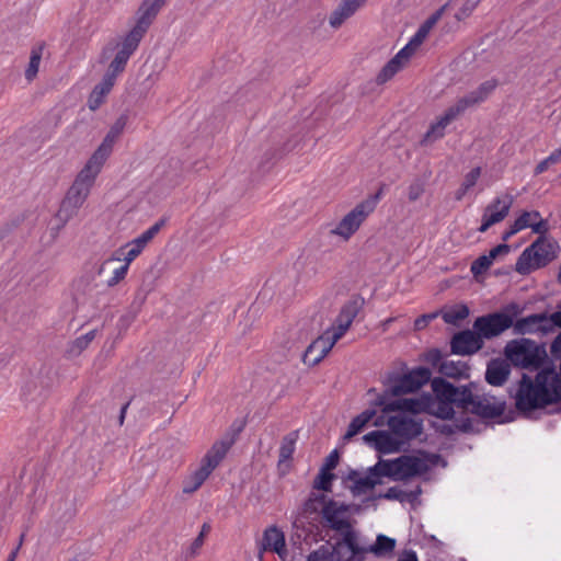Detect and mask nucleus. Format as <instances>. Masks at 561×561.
Segmentation results:
<instances>
[{
    "label": "nucleus",
    "instance_id": "1",
    "mask_svg": "<svg viewBox=\"0 0 561 561\" xmlns=\"http://www.w3.org/2000/svg\"><path fill=\"white\" fill-rule=\"evenodd\" d=\"M431 386L435 400L431 403L430 411L442 420H451L455 408L484 420L499 417L505 411L504 401L483 392L474 382L455 386L442 377H436L432 379Z\"/></svg>",
    "mask_w": 561,
    "mask_h": 561
},
{
    "label": "nucleus",
    "instance_id": "2",
    "mask_svg": "<svg viewBox=\"0 0 561 561\" xmlns=\"http://www.w3.org/2000/svg\"><path fill=\"white\" fill-rule=\"evenodd\" d=\"M550 353L553 360L560 362L559 373L554 367H547L535 380L523 374L515 394L518 411L531 412L561 401V332L551 343Z\"/></svg>",
    "mask_w": 561,
    "mask_h": 561
},
{
    "label": "nucleus",
    "instance_id": "3",
    "mask_svg": "<svg viewBox=\"0 0 561 561\" xmlns=\"http://www.w3.org/2000/svg\"><path fill=\"white\" fill-rule=\"evenodd\" d=\"M101 170V168L88 161L83 169L78 173L72 185L64 197L56 215L62 226L78 214L79 209L87 201Z\"/></svg>",
    "mask_w": 561,
    "mask_h": 561
},
{
    "label": "nucleus",
    "instance_id": "4",
    "mask_svg": "<svg viewBox=\"0 0 561 561\" xmlns=\"http://www.w3.org/2000/svg\"><path fill=\"white\" fill-rule=\"evenodd\" d=\"M167 0H144L137 11L135 26L116 43L115 48L133 55Z\"/></svg>",
    "mask_w": 561,
    "mask_h": 561
},
{
    "label": "nucleus",
    "instance_id": "5",
    "mask_svg": "<svg viewBox=\"0 0 561 561\" xmlns=\"http://www.w3.org/2000/svg\"><path fill=\"white\" fill-rule=\"evenodd\" d=\"M557 243L546 237H539L518 256L515 271L522 275L546 266L557 256Z\"/></svg>",
    "mask_w": 561,
    "mask_h": 561
},
{
    "label": "nucleus",
    "instance_id": "6",
    "mask_svg": "<svg viewBox=\"0 0 561 561\" xmlns=\"http://www.w3.org/2000/svg\"><path fill=\"white\" fill-rule=\"evenodd\" d=\"M522 312L518 304L512 302L500 312L478 317L473 322V330L479 332L482 339H493L512 328L513 320Z\"/></svg>",
    "mask_w": 561,
    "mask_h": 561
},
{
    "label": "nucleus",
    "instance_id": "7",
    "mask_svg": "<svg viewBox=\"0 0 561 561\" xmlns=\"http://www.w3.org/2000/svg\"><path fill=\"white\" fill-rule=\"evenodd\" d=\"M337 545L345 546L351 551L347 561H365L367 553L381 558L392 552L396 547V540L380 534L377 536L375 543L365 545L360 541L358 533H348L344 539L337 541Z\"/></svg>",
    "mask_w": 561,
    "mask_h": 561
},
{
    "label": "nucleus",
    "instance_id": "8",
    "mask_svg": "<svg viewBox=\"0 0 561 561\" xmlns=\"http://www.w3.org/2000/svg\"><path fill=\"white\" fill-rule=\"evenodd\" d=\"M130 55L118 49L102 80L93 88L88 99V107L96 111L104 102L108 93L112 91L117 77L124 72Z\"/></svg>",
    "mask_w": 561,
    "mask_h": 561
},
{
    "label": "nucleus",
    "instance_id": "9",
    "mask_svg": "<svg viewBox=\"0 0 561 561\" xmlns=\"http://www.w3.org/2000/svg\"><path fill=\"white\" fill-rule=\"evenodd\" d=\"M507 357L515 365L523 368H539L547 357V352L543 345H538L536 342L523 339L519 342H513L505 348Z\"/></svg>",
    "mask_w": 561,
    "mask_h": 561
},
{
    "label": "nucleus",
    "instance_id": "10",
    "mask_svg": "<svg viewBox=\"0 0 561 561\" xmlns=\"http://www.w3.org/2000/svg\"><path fill=\"white\" fill-rule=\"evenodd\" d=\"M431 379V370L425 367H419L408 374H390L388 376V388L383 392L388 396L399 397L419 390Z\"/></svg>",
    "mask_w": 561,
    "mask_h": 561
},
{
    "label": "nucleus",
    "instance_id": "11",
    "mask_svg": "<svg viewBox=\"0 0 561 561\" xmlns=\"http://www.w3.org/2000/svg\"><path fill=\"white\" fill-rule=\"evenodd\" d=\"M348 511L350 505L332 499L328 500L321 508L324 525L332 530L339 531L342 535V539H344L345 535L348 533H357L350 519L345 516Z\"/></svg>",
    "mask_w": 561,
    "mask_h": 561
},
{
    "label": "nucleus",
    "instance_id": "12",
    "mask_svg": "<svg viewBox=\"0 0 561 561\" xmlns=\"http://www.w3.org/2000/svg\"><path fill=\"white\" fill-rule=\"evenodd\" d=\"M373 211L374 205L371 202H360L341 219L336 227L331 230V234L348 240Z\"/></svg>",
    "mask_w": 561,
    "mask_h": 561
},
{
    "label": "nucleus",
    "instance_id": "13",
    "mask_svg": "<svg viewBox=\"0 0 561 561\" xmlns=\"http://www.w3.org/2000/svg\"><path fill=\"white\" fill-rule=\"evenodd\" d=\"M342 480L345 488L350 490L354 497L366 495L371 492L376 485L381 484L378 474L374 471V466L367 468L365 471L350 469Z\"/></svg>",
    "mask_w": 561,
    "mask_h": 561
},
{
    "label": "nucleus",
    "instance_id": "14",
    "mask_svg": "<svg viewBox=\"0 0 561 561\" xmlns=\"http://www.w3.org/2000/svg\"><path fill=\"white\" fill-rule=\"evenodd\" d=\"M127 122L128 116L126 114H122L115 121V123L111 126L110 130L104 137L103 141L101 142V145L88 160L89 162L102 169L103 164L105 163V161L107 160L113 150L114 144L124 131Z\"/></svg>",
    "mask_w": 561,
    "mask_h": 561
},
{
    "label": "nucleus",
    "instance_id": "15",
    "mask_svg": "<svg viewBox=\"0 0 561 561\" xmlns=\"http://www.w3.org/2000/svg\"><path fill=\"white\" fill-rule=\"evenodd\" d=\"M388 426L392 434L397 436L402 444L420 436L423 432V424L412 417L404 415L390 416Z\"/></svg>",
    "mask_w": 561,
    "mask_h": 561
},
{
    "label": "nucleus",
    "instance_id": "16",
    "mask_svg": "<svg viewBox=\"0 0 561 561\" xmlns=\"http://www.w3.org/2000/svg\"><path fill=\"white\" fill-rule=\"evenodd\" d=\"M483 347V339L480 333L471 330H463L456 333L450 341L453 354L471 355Z\"/></svg>",
    "mask_w": 561,
    "mask_h": 561
},
{
    "label": "nucleus",
    "instance_id": "17",
    "mask_svg": "<svg viewBox=\"0 0 561 561\" xmlns=\"http://www.w3.org/2000/svg\"><path fill=\"white\" fill-rule=\"evenodd\" d=\"M167 218L159 219L154 225H152L149 229L144 231L139 237L128 242L124 248L121 249L127 250L124 254V261L127 263H131L146 248V245L159 233V231L165 226Z\"/></svg>",
    "mask_w": 561,
    "mask_h": 561
},
{
    "label": "nucleus",
    "instance_id": "18",
    "mask_svg": "<svg viewBox=\"0 0 561 561\" xmlns=\"http://www.w3.org/2000/svg\"><path fill=\"white\" fill-rule=\"evenodd\" d=\"M497 84L499 81L496 79L486 80L482 82L476 90L458 99L453 106L456 108V112L462 114L467 108L484 102L493 93Z\"/></svg>",
    "mask_w": 561,
    "mask_h": 561
},
{
    "label": "nucleus",
    "instance_id": "19",
    "mask_svg": "<svg viewBox=\"0 0 561 561\" xmlns=\"http://www.w3.org/2000/svg\"><path fill=\"white\" fill-rule=\"evenodd\" d=\"M388 392L378 394L374 401V405L382 408V412L407 411L419 413L424 409V403L421 400L404 398L389 401Z\"/></svg>",
    "mask_w": 561,
    "mask_h": 561
},
{
    "label": "nucleus",
    "instance_id": "20",
    "mask_svg": "<svg viewBox=\"0 0 561 561\" xmlns=\"http://www.w3.org/2000/svg\"><path fill=\"white\" fill-rule=\"evenodd\" d=\"M547 314L535 313L522 319L513 320V332L516 335H525L536 332L547 333Z\"/></svg>",
    "mask_w": 561,
    "mask_h": 561
},
{
    "label": "nucleus",
    "instance_id": "21",
    "mask_svg": "<svg viewBox=\"0 0 561 561\" xmlns=\"http://www.w3.org/2000/svg\"><path fill=\"white\" fill-rule=\"evenodd\" d=\"M267 550L277 553L280 558L286 554L285 535L276 526H270L264 530L259 557L262 558L263 552Z\"/></svg>",
    "mask_w": 561,
    "mask_h": 561
},
{
    "label": "nucleus",
    "instance_id": "22",
    "mask_svg": "<svg viewBox=\"0 0 561 561\" xmlns=\"http://www.w3.org/2000/svg\"><path fill=\"white\" fill-rule=\"evenodd\" d=\"M364 439L374 443L375 448L382 454L397 453L401 449L402 440L386 431H373L364 436Z\"/></svg>",
    "mask_w": 561,
    "mask_h": 561
},
{
    "label": "nucleus",
    "instance_id": "23",
    "mask_svg": "<svg viewBox=\"0 0 561 561\" xmlns=\"http://www.w3.org/2000/svg\"><path fill=\"white\" fill-rule=\"evenodd\" d=\"M397 460L399 465L400 481L422 476L428 470L427 462L416 456L402 455L398 457Z\"/></svg>",
    "mask_w": 561,
    "mask_h": 561
},
{
    "label": "nucleus",
    "instance_id": "24",
    "mask_svg": "<svg viewBox=\"0 0 561 561\" xmlns=\"http://www.w3.org/2000/svg\"><path fill=\"white\" fill-rule=\"evenodd\" d=\"M298 437V431H293L285 435L280 442L277 471L282 477L289 472V461L291 460L293 454L295 453Z\"/></svg>",
    "mask_w": 561,
    "mask_h": 561
},
{
    "label": "nucleus",
    "instance_id": "25",
    "mask_svg": "<svg viewBox=\"0 0 561 561\" xmlns=\"http://www.w3.org/2000/svg\"><path fill=\"white\" fill-rule=\"evenodd\" d=\"M514 203V196L505 193L494 198L484 209V214L494 222L503 221Z\"/></svg>",
    "mask_w": 561,
    "mask_h": 561
},
{
    "label": "nucleus",
    "instance_id": "26",
    "mask_svg": "<svg viewBox=\"0 0 561 561\" xmlns=\"http://www.w3.org/2000/svg\"><path fill=\"white\" fill-rule=\"evenodd\" d=\"M332 347L329 337L322 334L307 347L302 360L307 365L314 366L329 354Z\"/></svg>",
    "mask_w": 561,
    "mask_h": 561
},
{
    "label": "nucleus",
    "instance_id": "27",
    "mask_svg": "<svg viewBox=\"0 0 561 561\" xmlns=\"http://www.w3.org/2000/svg\"><path fill=\"white\" fill-rule=\"evenodd\" d=\"M511 373V365L502 358L491 359L486 366L485 380L492 386H502Z\"/></svg>",
    "mask_w": 561,
    "mask_h": 561
},
{
    "label": "nucleus",
    "instance_id": "28",
    "mask_svg": "<svg viewBox=\"0 0 561 561\" xmlns=\"http://www.w3.org/2000/svg\"><path fill=\"white\" fill-rule=\"evenodd\" d=\"M460 114L456 112V108L453 105L449 106L438 118V121L431 125L430 129L426 131L422 139V144H427L440 139L445 134L446 126L449 125Z\"/></svg>",
    "mask_w": 561,
    "mask_h": 561
},
{
    "label": "nucleus",
    "instance_id": "29",
    "mask_svg": "<svg viewBox=\"0 0 561 561\" xmlns=\"http://www.w3.org/2000/svg\"><path fill=\"white\" fill-rule=\"evenodd\" d=\"M232 444V439L216 442L202 458L201 463L213 472L225 458Z\"/></svg>",
    "mask_w": 561,
    "mask_h": 561
},
{
    "label": "nucleus",
    "instance_id": "30",
    "mask_svg": "<svg viewBox=\"0 0 561 561\" xmlns=\"http://www.w3.org/2000/svg\"><path fill=\"white\" fill-rule=\"evenodd\" d=\"M366 0H343L339 7L331 13L329 23L332 27H340L345 20L351 18Z\"/></svg>",
    "mask_w": 561,
    "mask_h": 561
},
{
    "label": "nucleus",
    "instance_id": "31",
    "mask_svg": "<svg viewBox=\"0 0 561 561\" xmlns=\"http://www.w3.org/2000/svg\"><path fill=\"white\" fill-rule=\"evenodd\" d=\"M444 8H440L436 12H434L430 18H427L419 27L414 36L410 39V42L404 46L409 47V53L413 54V51L423 43L426 38L431 30L438 22L442 16Z\"/></svg>",
    "mask_w": 561,
    "mask_h": 561
},
{
    "label": "nucleus",
    "instance_id": "32",
    "mask_svg": "<svg viewBox=\"0 0 561 561\" xmlns=\"http://www.w3.org/2000/svg\"><path fill=\"white\" fill-rule=\"evenodd\" d=\"M412 54L409 47H403L392 59H390L377 76V83L382 84L390 80L402 67V61L408 60Z\"/></svg>",
    "mask_w": 561,
    "mask_h": 561
},
{
    "label": "nucleus",
    "instance_id": "33",
    "mask_svg": "<svg viewBox=\"0 0 561 561\" xmlns=\"http://www.w3.org/2000/svg\"><path fill=\"white\" fill-rule=\"evenodd\" d=\"M210 473L211 471L201 463L196 470L183 479L182 492L184 494H193L204 484Z\"/></svg>",
    "mask_w": 561,
    "mask_h": 561
},
{
    "label": "nucleus",
    "instance_id": "34",
    "mask_svg": "<svg viewBox=\"0 0 561 561\" xmlns=\"http://www.w3.org/2000/svg\"><path fill=\"white\" fill-rule=\"evenodd\" d=\"M399 465L396 459H379L374 465V471L378 474V478L382 482L383 478H389L393 481H400Z\"/></svg>",
    "mask_w": 561,
    "mask_h": 561
},
{
    "label": "nucleus",
    "instance_id": "35",
    "mask_svg": "<svg viewBox=\"0 0 561 561\" xmlns=\"http://www.w3.org/2000/svg\"><path fill=\"white\" fill-rule=\"evenodd\" d=\"M420 493H421L420 488H417L416 491H414V492L407 493L397 486H391L385 493H379L377 495L370 496L367 499V501L385 499V500H390V501L405 502V501H412Z\"/></svg>",
    "mask_w": 561,
    "mask_h": 561
},
{
    "label": "nucleus",
    "instance_id": "36",
    "mask_svg": "<svg viewBox=\"0 0 561 561\" xmlns=\"http://www.w3.org/2000/svg\"><path fill=\"white\" fill-rule=\"evenodd\" d=\"M469 367L462 362L444 360L439 365V373L449 378L468 377Z\"/></svg>",
    "mask_w": 561,
    "mask_h": 561
},
{
    "label": "nucleus",
    "instance_id": "37",
    "mask_svg": "<svg viewBox=\"0 0 561 561\" xmlns=\"http://www.w3.org/2000/svg\"><path fill=\"white\" fill-rule=\"evenodd\" d=\"M341 547L337 542L334 546H320L308 556L307 561H339V548Z\"/></svg>",
    "mask_w": 561,
    "mask_h": 561
},
{
    "label": "nucleus",
    "instance_id": "38",
    "mask_svg": "<svg viewBox=\"0 0 561 561\" xmlns=\"http://www.w3.org/2000/svg\"><path fill=\"white\" fill-rule=\"evenodd\" d=\"M375 415H376V410L367 409V410L363 411L360 414H358L357 416H355L348 425L345 437L350 438V437L357 435L366 426V424L373 420V417Z\"/></svg>",
    "mask_w": 561,
    "mask_h": 561
},
{
    "label": "nucleus",
    "instance_id": "39",
    "mask_svg": "<svg viewBox=\"0 0 561 561\" xmlns=\"http://www.w3.org/2000/svg\"><path fill=\"white\" fill-rule=\"evenodd\" d=\"M359 311V306L356 300H351L346 302L339 316L336 317L335 324H343L347 328L351 327L353 320L356 318L357 313Z\"/></svg>",
    "mask_w": 561,
    "mask_h": 561
},
{
    "label": "nucleus",
    "instance_id": "40",
    "mask_svg": "<svg viewBox=\"0 0 561 561\" xmlns=\"http://www.w3.org/2000/svg\"><path fill=\"white\" fill-rule=\"evenodd\" d=\"M44 45L41 44L35 46L31 50L30 62L25 70V79L31 82L35 79L38 72L42 55H43Z\"/></svg>",
    "mask_w": 561,
    "mask_h": 561
},
{
    "label": "nucleus",
    "instance_id": "41",
    "mask_svg": "<svg viewBox=\"0 0 561 561\" xmlns=\"http://www.w3.org/2000/svg\"><path fill=\"white\" fill-rule=\"evenodd\" d=\"M96 332H98L96 330H91L88 333L73 340L68 347V351H67L68 354L70 356L80 355L90 345V343L95 339Z\"/></svg>",
    "mask_w": 561,
    "mask_h": 561
},
{
    "label": "nucleus",
    "instance_id": "42",
    "mask_svg": "<svg viewBox=\"0 0 561 561\" xmlns=\"http://www.w3.org/2000/svg\"><path fill=\"white\" fill-rule=\"evenodd\" d=\"M327 496L324 494L311 493L308 500L304 503V512L312 515L319 512V507L327 503Z\"/></svg>",
    "mask_w": 561,
    "mask_h": 561
},
{
    "label": "nucleus",
    "instance_id": "43",
    "mask_svg": "<svg viewBox=\"0 0 561 561\" xmlns=\"http://www.w3.org/2000/svg\"><path fill=\"white\" fill-rule=\"evenodd\" d=\"M335 478L334 473L320 469L318 476L313 481V489L324 492H331L332 481Z\"/></svg>",
    "mask_w": 561,
    "mask_h": 561
},
{
    "label": "nucleus",
    "instance_id": "44",
    "mask_svg": "<svg viewBox=\"0 0 561 561\" xmlns=\"http://www.w3.org/2000/svg\"><path fill=\"white\" fill-rule=\"evenodd\" d=\"M469 316V309L462 305L456 309L449 310L443 314V319L448 324H456Z\"/></svg>",
    "mask_w": 561,
    "mask_h": 561
},
{
    "label": "nucleus",
    "instance_id": "45",
    "mask_svg": "<svg viewBox=\"0 0 561 561\" xmlns=\"http://www.w3.org/2000/svg\"><path fill=\"white\" fill-rule=\"evenodd\" d=\"M88 299L94 305L95 309H104L108 305V297L105 293L96 289V286L89 289Z\"/></svg>",
    "mask_w": 561,
    "mask_h": 561
},
{
    "label": "nucleus",
    "instance_id": "46",
    "mask_svg": "<svg viewBox=\"0 0 561 561\" xmlns=\"http://www.w3.org/2000/svg\"><path fill=\"white\" fill-rule=\"evenodd\" d=\"M492 265V262L485 256L481 255L471 264L470 271L474 277L484 273Z\"/></svg>",
    "mask_w": 561,
    "mask_h": 561
},
{
    "label": "nucleus",
    "instance_id": "47",
    "mask_svg": "<svg viewBox=\"0 0 561 561\" xmlns=\"http://www.w3.org/2000/svg\"><path fill=\"white\" fill-rule=\"evenodd\" d=\"M129 264L130 263H127V261H125V263L123 265L114 268L112 277L110 279H107V282H106L108 287L115 286L122 279L125 278V276L128 272Z\"/></svg>",
    "mask_w": 561,
    "mask_h": 561
},
{
    "label": "nucleus",
    "instance_id": "48",
    "mask_svg": "<svg viewBox=\"0 0 561 561\" xmlns=\"http://www.w3.org/2000/svg\"><path fill=\"white\" fill-rule=\"evenodd\" d=\"M347 327L343 324H336L332 329L327 330L323 335L329 337L330 343L334 346L335 343L346 333Z\"/></svg>",
    "mask_w": 561,
    "mask_h": 561
},
{
    "label": "nucleus",
    "instance_id": "49",
    "mask_svg": "<svg viewBox=\"0 0 561 561\" xmlns=\"http://www.w3.org/2000/svg\"><path fill=\"white\" fill-rule=\"evenodd\" d=\"M347 327L343 324H336L332 329L327 330L323 335L329 337L330 343L334 346L335 343L346 333Z\"/></svg>",
    "mask_w": 561,
    "mask_h": 561
},
{
    "label": "nucleus",
    "instance_id": "50",
    "mask_svg": "<svg viewBox=\"0 0 561 561\" xmlns=\"http://www.w3.org/2000/svg\"><path fill=\"white\" fill-rule=\"evenodd\" d=\"M424 193V182L421 180L413 181L408 188V197L410 202L417 201Z\"/></svg>",
    "mask_w": 561,
    "mask_h": 561
},
{
    "label": "nucleus",
    "instance_id": "51",
    "mask_svg": "<svg viewBox=\"0 0 561 561\" xmlns=\"http://www.w3.org/2000/svg\"><path fill=\"white\" fill-rule=\"evenodd\" d=\"M481 0H466L463 5L456 13V15H455L456 19L460 21V20H463V19L468 18L472 13V11L474 10V8L478 5V3Z\"/></svg>",
    "mask_w": 561,
    "mask_h": 561
},
{
    "label": "nucleus",
    "instance_id": "52",
    "mask_svg": "<svg viewBox=\"0 0 561 561\" xmlns=\"http://www.w3.org/2000/svg\"><path fill=\"white\" fill-rule=\"evenodd\" d=\"M480 175H481V168L476 167L469 173L466 174L463 182L461 184L465 185V188L470 190L477 184Z\"/></svg>",
    "mask_w": 561,
    "mask_h": 561
},
{
    "label": "nucleus",
    "instance_id": "53",
    "mask_svg": "<svg viewBox=\"0 0 561 561\" xmlns=\"http://www.w3.org/2000/svg\"><path fill=\"white\" fill-rule=\"evenodd\" d=\"M340 455L336 449L332 450L324 460L323 466L321 467L322 470L331 472V470L335 469L339 463Z\"/></svg>",
    "mask_w": 561,
    "mask_h": 561
},
{
    "label": "nucleus",
    "instance_id": "54",
    "mask_svg": "<svg viewBox=\"0 0 561 561\" xmlns=\"http://www.w3.org/2000/svg\"><path fill=\"white\" fill-rule=\"evenodd\" d=\"M437 316H438L437 312H432V313L422 314L421 317L416 318L414 321V330L421 331V330L425 329L428 325V323L432 320H434Z\"/></svg>",
    "mask_w": 561,
    "mask_h": 561
},
{
    "label": "nucleus",
    "instance_id": "55",
    "mask_svg": "<svg viewBox=\"0 0 561 561\" xmlns=\"http://www.w3.org/2000/svg\"><path fill=\"white\" fill-rule=\"evenodd\" d=\"M540 218V213L537 210L524 211L516 220H524L523 229L531 228L534 221Z\"/></svg>",
    "mask_w": 561,
    "mask_h": 561
},
{
    "label": "nucleus",
    "instance_id": "56",
    "mask_svg": "<svg viewBox=\"0 0 561 561\" xmlns=\"http://www.w3.org/2000/svg\"><path fill=\"white\" fill-rule=\"evenodd\" d=\"M511 248L506 243H501L490 250L489 254H484L492 263L499 255H505L510 252Z\"/></svg>",
    "mask_w": 561,
    "mask_h": 561
},
{
    "label": "nucleus",
    "instance_id": "57",
    "mask_svg": "<svg viewBox=\"0 0 561 561\" xmlns=\"http://www.w3.org/2000/svg\"><path fill=\"white\" fill-rule=\"evenodd\" d=\"M531 230L535 232V233H538L540 234V237H545V234L548 232L549 230V224H548V220L546 219H542L541 217L539 219H537L536 221H534V224L531 225Z\"/></svg>",
    "mask_w": 561,
    "mask_h": 561
},
{
    "label": "nucleus",
    "instance_id": "58",
    "mask_svg": "<svg viewBox=\"0 0 561 561\" xmlns=\"http://www.w3.org/2000/svg\"><path fill=\"white\" fill-rule=\"evenodd\" d=\"M524 220H515L513 225L503 233L502 239L507 241L511 237L523 230Z\"/></svg>",
    "mask_w": 561,
    "mask_h": 561
},
{
    "label": "nucleus",
    "instance_id": "59",
    "mask_svg": "<svg viewBox=\"0 0 561 561\" xmlns=\"http://www.w3.org/2000/svg\"><path fill=\"white\" fill-rule=\"evenodd\" d=\"M426 362L430 363L431 365L433 366H438L440 365V363H443V357H442V353L439 350H431L427 354H426Z\"/></svg>",
    "mask_w": 561,
    "mask_h": 561
},
{
    "label": "nucleus",
    "instance_id": "60",
    "mask_svg": "<svg viewBox=\"0 0 561 561\" xmlns=\"http://www.w3.org/2000/svg\"><path fill=\"white\" fill-rule=\"evenodd\" d=\"M547 321L548 332L554 327L561 328V311H556L551 316H547Z\"/></svg>",
    "mask_w": 561,
    "mask_h": 561
},
{
    "label": "nucleus",
    "instance_id": "61",
    "mask_svg": "<svg viewBox=\"0 0 561 561\" xmlns=\"http://www.w3.org/2000/svg\"><path fill=\"white\" fill-rule=\"evenodd\" d=\"M204 539L205 538L203 534H198V536L194 539L190 548L192 554H195L199 550L204 543Z\"/></svg>",
    "mask_w": 561,
    "mask_h": 561
},
{
    "label": "nucleus",
    "instance_id": "62",
    "mask_svg": "<svg viewBox=\"0 0 561 561\" xmlns=\"http://www.w3.org/2000/svg\"><path fill=\"white\" fill-rule=\"evenodd\" d=\"M552 165L548 159H543L542 161H540L537 165H536V169H535V174H541L543 173L545 171L548 170V168Z\"/></svg>",
    "mask_w": 561,
    "mask_h": 561
},
{
    "label": "nucleus",
    "instance_id": "63",
    "mask_svg": "<svg viewBox=\"0 0 561 561\" xmlns=\"http://www.w3.org/2000/svg\"><path fill=\"white\" fill-rule=\"evenodd\" d=\"M495 225L485 214L482 216V224L479 227V232H485L491 226Z\"/></svg>",
    "mask_w": 561,
    "mask_h": 561
},
{
    "label": "nucleus",
    "instance_id": "64",
    "mask_svg": "<svg viewBox=\"0 0 561 561\" xmlns=\"http://www.w3.org/2000/svg\"><path fill=\"white\" fill-rule=\"evenodd\" d=\"M547 159L551 164H556V163L560 162L561 161V147L559 149H556L553 152H551L547 157Z\"/></svg>",
    "mask_w": 561,
    "mask_h": 561
}]
</instances>
